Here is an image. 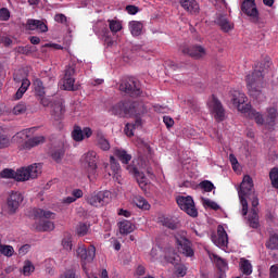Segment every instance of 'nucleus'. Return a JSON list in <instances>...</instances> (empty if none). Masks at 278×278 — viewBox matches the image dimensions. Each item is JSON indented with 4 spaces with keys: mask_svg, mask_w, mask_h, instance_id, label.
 Masks as SVG:
<instances>
[{
    "mask_svg": "<svg viewBox=\"0 0 278 278\" xmlns=\"http://www.w3.org/2000/svg\"><path fill=\"white\" fill-rule=\"evenodd\" d=\"M126 169L130 175H134L141 190H144L147 188V176H144V173L139 172L136 165H127Z\"/></svg>",
    "mask_w": 278,
    "mask_h": 278,
    "instance_id": "obj_17",
    "label": "nucleus"
},
{
    "mask_svg": "<svg viewBox=\"0 0 278 278\" xmlns=\"http://www.w3.org/2000/svg\"><path fill=\"white\" fill-rule=\"evenodd\" d=\"M17 53H21L22 55H29V53H31V46H20L17 48Z\"/></svg>",
    "mask_w": 278,
    "mask_h": 278,
    "instance_id": "obj_56",
    "label": "nucleus"
},
{
    "mask_svg": "<svg viewBox=\"0 0 278 278\" xmlns=\"http://www.w3.org/2000/svg\"><path fill=\"white\" fill-rule=\"evenodd\" d=\"M29 249H31V245L29 244H24L18 250V254L20 255H27V253H29Z\"/></svg>",
    "mask_w": 278,
    "mask_h": 278,
    "instance_id": "obj_62",
    "label": "nucleus"
},
{
    "mask_svg": "<svg viewBox=\"0 0 278 278\" xmlns=\"http://www.w3.org/2000/svg\"><path fill=\"white\" fill-rule=\"evenodd\" d=\"M34 270H36L34 264H31L30 261H26L23 266V275H25V277H29Z\"/></svg>",
    "mask_w": 278,
    "mask_h": 278,
    "instance_id": "obj_48",
    "label": "nucleus"
},
{
    "mask_svg": "<svg viewBox=\"0 0 278 278\" xmlns=\"http://www.w3.org/2000/svg\"><path fill=\"white\" fill-rule=\"evenodd\" d=\"M180 5L190 14H197V12H199V3H197V0H180Z\"/></svg>",
    "mask_w": 278,
    "mask_h": 278,
    "instance_id": "obj_25",
    "label": "nucleus"
},
{
    "mask_svg": "<svg viewBox=\"0 0 278 278\" xmlns=\"http://www.w3.org/2000/svg\"><path fill=\"white\" fill-rule=\"evenodd\" d=\"M109 27L113 34H117V31H121V29H123V24H121V22L116 20H109Z\"/></svg>",
    "mask_w": 278,
    "mask_h": 278,
    "instance_id": "obj_44",
    "label": "nucleus"
},
{
    "mask_svg": "<svg viewBox=\"0 0 278 278\" xmlns=\"http://www.w3.org/2000/svg\"><path fill=\"white\" fill-rule=\"evenodd\" d=\"M114 155L115 157H117V160H119V162H122L126 166L127 164H129V162H131V154L127 153L125 149L116 148L114 150Z\"/></svg>",
    "mask_w": 278,
    "mask_h": 278,
    "instance_id": "obj_27",
    "label": "nucleus"
},
{
    "mask_svg": "<svg viewBox=\"0 0 278 278\" xmlns=\"http://www.w3.org/2000/svg\"><path fill=\"white\" fill-rule=\"evenodd\" d=\"M181 52L184 55H189V58H193V60H201V58H205V48L202 46L195 45V46H189L182 48Z\"/></svg>",
    "mask_w": 278,
    "mask_h": 278,
    "instance_id": "obj_15",
    "label": "nucleus"
},
{
    "mask_svg": "<svg viewBox=\"0 0 278 278\" xmlns=\"http://www.w3.org/2000/svg\"><path fill=\"white\" fill-rule=\"evenodd\" d=\"M128 27L131 36L138 37L142 35V29L144 25L142 24V22L131 21L129 22Z\"/></svg>",
    "mask_w": 278,
    "mask_h": 278,
    "instance_id": "obj_30",
    "label": "nucleus"
},
{
    "mask_svg": "<svg viewBox=\"0 0 278 278\" xmlns=\"http://www.w3.org/2000/svg\"><path fill=\"white\" fill-rule=\"evenodd\" d=\"M269 276L270 278H278V265H273L269 268Z\"/></svg>",
    "mask_w": 278,
    "mask_h": 278,
    "instance_id": "obj_63",
    "label": "nucleus"
},
{
    "mask_svg": "<svg viewBox=\"0 0 278 278\" xmlns=\"http://www.w3.org/2000/svg\"><path fill=\"white\" fill-rule=\"evenodd\" d=\"M10 147V137L7 136L3 127L0 126V149H8Z\"/></svg>",
    "mask_w": 278,
    "mask_h": 278,
    "instance_id": "obj_39",
    "label": "nucleus"
},
{
    "mask_svg": "<svg viewBox=\"0 0 278 278\" xmlns=\"http://www.w3.org/2000/svg\"><path fill=\"white\" fill-rule=\"evenodd\" d=\"M201 190H204V192H212L214 190V184L210 180H203L199 184Z\"/></svg>",
    "mask_w": 278,
    "mask_h": 278,
    "instance_id": "obj_49",
    "label": "nucleus"
},
{
    "mask_svg": "<svg viewBox=\"0 0 278 278\" xmlns=\"http://www.w3.org/2000/svg\"><path fill=\"white\" fill-rule=\"evenodd\" d=\"M61 278H77V276H75V271L67 270Z\"/></svg>",
    "mask_w": 278,
    "mask_h": 278,
    "instance_id": "obj_64",
    "label": "nucleus"
},
{
    "mask_svg": "<svg viewBox=\"0 0 278 278\" xmlns=\"http://www.w3.org/2000/svg\"><path fill=\"white\" fill-rule=\"evenodd\" d=\"M124 132L128 136V138H131L134 136V125L131 123H127Z\"/></svg>",
    "mask_w": 278,
    "mask_h": 278,
    "instance_id": "obj_59",
    "label": "nucleus"
},
{
    "mask_svg": "<svg viewBox=\"0 0 278 278\" xmlns=\"http://www.w3.org/2000/svg\"><path fill=\"white\" fill-rule=\"evenodd\" d=\"M165 260L166 262H168V264H173V265L179 264V255L175 252L167 254L165 256Z\"/></svg>",
    "mask_w": 278,
    "mask_h": 278,
    "instance_id": "obj_50",
    "label": "nucleus"
},
{
    "mask_svg": "<svg viewBox=\"0 0 278 278\" xmlns=\"http://www.w3.org/2000/svg\"><path fill=\"white\" fill-rule=\"evenodd\" d=\"M216 267L218 268L219 273H226L227 269L229 268L227 266V261L223 260V258H218L216 261Z\"/></svg>",
    "mask_w": 278,
    "mask_h": 278,
    "instance_id": "obj_54",
    "label": "nucleus"
},
{
    "mask_svg": "<svg viewBox=\"0 0 278 278\" xmlns=\"http://www.w3.org/2000/svg\"><path fill=\"white\" fill-rule=\"evenodd\" d=\"M163 123L166 125L167 129H170V127H173V125H175V119H173V117H170V116H164Z\"/></svg>",
    "mask_w": 278,
    "mask_h": 278,
    "instance_id": "obj_61",
    "label": "nucleus"
},
{
    "mask_svg": "<svg viewBox=\"0 0 278 278\" xmlns=\"http://www.w3.org/2000/svg\"><path fill=\"white\" fill-rule=\"evenodd\" d=\"M231 103L235 108H238L242 114H248L250 118L255 121L256 125H264L265 127H274L275 121H277V109L268 108L266 115H262L260 112L251 109L247 103V96L240 91H233Z\"/></svg>",
    "mask_w": 278,
    "mask_h": 278,
    "instance_id": "obj_1",
    "label": "nucleus"
},
{
    "mask_svg": "<svg viewBox=\"0 0 278 278\" xmlns=\"http://www.w3.org/2000/svg\"><path fill=\"white\" fill-rule=\"evenodd\" d=\"M34 215L36 218H47L51 220H55V213L51 211H45L42 208H35Z\"/></svg>",
    "mask_w": 278,
    "mask_h": 278,
    "instance_id": "obj_32",
    "label": "nucleus"
},
{
    "mask_svg": "<svg viewBox=\"0 0 278 278\" xmlns=\"http://www.w3.org/2000/svg\"><path fill=\"white\" fill-rule=\"evenodd\" d=\"M113 116H119L123 118L125 116H130L134 113V105H131V101L129 100H122L113 105L110 110Z\"/></svg>",
    "mask_w": 278,
    "mask_h": 278,
    "instance_id": "obj_11",
    "label": "nucleus"
},
{
    "mask_svg": "<svg viewBox=\"0 0 278 278\" xmlns=\"http://www.w3.org/2000/svg\"><path fill=\"white\" fill-rule=\"evenodd\" d=\"M267 249L275 251L278 249V235H271L268 242L266 243Z\"/></svg>",
    "mask_w": 278,
    "mask_h": 278,
    "instance_id": "obj_46",
    "label": "nucleus"
},
{
    "mask_svg": "<svg viewBox=\"0 0 278 278\" xmlns=\"http://www.w3.org/2000/svg\"><path fill=\"white\" fill-rule=\"evenodd\" d=\"M0 255L12 257L14 255V248L12 245L0 244Z\"/></svg>",
    "mask_w": 278,
    "mask_h": 278,
    "instance_id": "obj_41",
    "label": "nucleus"
},
{
    "mask_svg": "<svg viewBox=\"0 0 278 278\" xmlns=\"http://www.w3.org/2000/svg\"><path fill=\"white\" fill-rule=\"evenodd\" d=\"M110 164L112 173H109V175L112 177H118V173H121V164L116 162L114 156L110 157Z\"/></svg>",
    "mask_w": 278,
    "mask_h": 278,
    "instance_id": "obj_37",
    "label": "nucleus"
},
{
    "mask_svg": "<svg viewBox=\"0 0 278 278\" xmlns=\"http://www.w3.org/2000/svg\"><path fill=\"white\" fill-rule=\"evenodd\" d=\"M241 12L250 18L251 23H254L255 25L260 23V10H257V4L255 2L243 1L241 3Z\"/></svg>",
    "mask_w": 278,
    "mask_h": 278,
    "instance_id": "obj_13",
    "label": "nucleus"
},
{
    "mask_svg": "<svg viewBox=\"0 0 278 278\" xmlns=\"http://www.w3.org/2000/svg\"><path fill=\"white\" fill-rule=\"evenodd\" d=\"M247 225L251 227V229H260V214L257 213V208H251L248 217Z\"/></svg>",
    "mask_w": 278,
    "mask_h": 278,
    "instance_id": "obj_21",
    "label": "nucleus"
},
{
    "mask_svg": "<svg viewBox=\"0 0 278 278\" xmlns=\"http://www.w3.org/2000/svg\"><path fill=\"white\" fill-rule=\"evenodd\" d=\"M245 197H249V195H244L239 192V199L242 205V216H247L249 214V202L247 201Z\"/></svg>",
    "mask_w": 278,
    "mask_h": 278,
    "instance_id": "obj_45",
    "label": "nucleus"
},
{
    "mask_svg": "<svg viewBox=\"0 0 278 278\" xmlns=\"http://www.w3.org/2000/svg\"><path fill=\"white\" fill-rule=\"evenodd\" d=\"M77 73L76 65L70 64L65 67L64 76L62 79L63 89L70 92H75L77 88H75V75Z\"/></svg>",
    "mask_w": 278,
    "mask_h": 278,
    "instance_id": "obj_8",
    "label": "nucleus"
},
{
    "mask_svg": "<svg viewBox=\"0 0 278 278\" xmlns=\"http://www.w3.org/2000/svg\"><path fill=\"white\" fill-rule=\"evenodd\" d=\"M62 247L65 249V251H72L73 250V240L71 236H67L63 238L62 240Z\"/></svg>",
    "mask_w": 278,
    "mask_h": 278,
    "instance_id": "obj_51",
    "label": "nucleus"
},
{
    "mask_svg": "<svg viewBox=\"0 0 278 278\" xmlns=\"http://www.w3.org/2000/svg\"><path fill=\"white\" fill-rule=\"evenodd\" d=\"M118 226H119V233L122 235L131 233L134 231V224H131V222L129 220L119 222Z\"/></svg>",
    "mask_w": 278,
    "mask_h": 278,
    "instance_id": "obj_35",
    "label": "nucleus"
},
{
    "mask_svg": "<svg viewBox=\"0 0 278 278\" xmlns=\"http://www.w3.org/2000/svg\"><path fill=\"white\" fill-rule=\"evenodd\" d=\"M240 268L243 275H251L253 273V265L247 258H241Z\"/></svg>",
    "mask_w": 278,
    "mask_h": 278,
    "instance_id": "obj_38",
    "label": "nucleus"
},
{
    "mask_svg": "<svg viewBox=\"0 0 278 278\" xmlns=\"http://www.w3.org/2000/svg\"><path fill=\"white\" fill-rule=\"evenodd\" d=\"M29 86H31V83L29 81V79L24 78L22 80V85L21 87L17 89L14 99H16L18 101V99H23V94H25V92H27Z\"/></svg>",
    "mask_w": 278,
    "mask_h": 278,
    "instance_id": "obj_33",
    "label": "nucleus"
},
{
    "mask_svg": "<svg viewBox=\"0 0 278 278\" xmlns=\"http://www.w3.org/2000/svg\"><path fill=\"white\" fill-rule=\"evenodd\" d=\"M175 240L178 247L179 253L185 257H194V248H192V241L186 238L185 235L177 233Z\"/></svg>",
    "mask_w": 278,
    "mask_h": 278,
    "instance_id": "obj_9",
    "label": "nucleus"
},
{
    "mask_svg": "<svg viewBox=\"0 0 278 278\" xmlns=\"http://www.w3.org/2000/svg\"><path fill=\"white\" fill-rule=\"evenodd\" d=\"M80 164L90 181H92V179H97V170L99 168L97 165V152L88 151L83 154L80 157Z\"/></svg>",
    "mask_w": 278,
    "mask_h": 278,
    "instance_id": "obj_4",
    "label": "nucleus"
},
{
    "mask_svg": "<svg viewBox=\"0 0 278 278\" xmlns=\"http://www.w3.org/2000/svg\"><path fill=\"white\" fill-rule=\"evenodd\" d=\"M202 201H203V205H206V207H211V210H215V211L220 210V206L218 205V203H216L210 199L203 198Z\"/></svg>",
    "mask_w": 278,
    "mask_h": 278,
    "instance_id": "obj_53",
    "label": "nucleus"
},
{
    "mask_svg": "<svg viewBox=\"0 0 278 278\" xmlns=\"http://www.w3.org/2000/svg\"><path fill=\"white\" fill-rule=\"evenodd\" d=\"M77 257H79L83 262V268H86V264H90V262L94 261L97 257V248L94 245H89L86 248L83 243H80L76 250Z\"/></svg>",
    "mask_w": 278,
    "mask_h": 278,
    "instance_id": "obj_7",
    "label": "nucleus"
},
{
    "mask_svg": "<svg viewBox=\"0 0 278 278\" xmlns=\"http://www.w3.org/2000/svg\"><path fill=\"white\" fill-rule=\"evenodd\" d=\"M66 109L61 101L54 102L52 105L51 116L54 121H62Z\"/></svg>",
    "mask_w": 278,
    "mask_h": 278,
    "instance_id": "obj_20",
    "label": "nucleus"
},
{
    "mask_svg": "<svg viewBox=\"0 0 278 278\" xmlns=\"http://www.w3.org/2000/svg\"><path fill=\"white\" fill-rule=\"evenodd\" d=\"M64 146H54L50 149L49 155L54 162L60 164V162H62V157H64Z\"/></svg>",
    "mask_w": 278,
    "mask_h": 278,
    "instance_id": "obj_23",
    "label": "nucleus"
},
{
    "mask_svg": "<svg viewBox=\"0 0 278 278\" xmlns=\"http://www.w3.org/2000/svg\"><path fill=\"white\" fill-rule=\"evenodd\" d=\"M25 112H27V105L24 102H20L13 108V114L15 116H21V114H25Z\"/></svg>",
    "mask_w": 278,
    "mask_h": 278,
    "instance_id": "obj_47",
    "label": "nucleus"
},
{
    "mask_svg": "<svg viewBox=\"0 0 278 278\" xmlns=\"http://www.w3.org/2000/svg\"><path fill=\"white\" fill-rule=\"evenodd\" d=\"M214 242L217 247H227L229 242V237L227 236V231H225V228L218 227L217 238Z\"/></svg>",
    "mask_w": 278,
    "mask_h": 278,
    "instance_id": "obj_26",
    "label": "nucleus"
},
{
    "mask_svg": "<svg viewBox=\"0 0 278 278\" xmlns=\"http://www.w3.org/2000/svg\"><path fill=\"white\" fill-rule=\"evenodd\" d=\"M253 178L249 175L243 176L239 193L243 194V197H251V194L255 193L253 191Z\"/></svg>",
    "mask_w": 278,
    "mask_h": 278,
    "instance_id": "obj_19",
    "label": "nucleus"
},
{
    "mask_svg": "<svg viewBox=\"0 0 278 278\" xmlns=\"http://www.w3.org/2000/svg\"><path fill=\"white\" fill-rule=\"evenodd\" d=\"M132 105V113H130V116H139L142 117L144 114H147V105L142 102H131Z\"/></svg>",
    "mask_w": 278,
    "mask_h": 278,
    "instance_id": "obj_29",
    "label": "nucleus"
},
{
    "mask_svg": "<svg viewBox=\"0 0 278 278\" xmlns=\"http://www.w3.org/2000/svg\"><path fill=\"white\" fill-rule=\"evenodd\" d=\"M96 138L99 149H101L102 151H110V141L105 138L103 131L97 130Z\"/></svg>",
    "mask_w": 278,
    "mask_h": 278,
    "instance_id": "obj_28",
    "label": "nucleus"
},
{
    "mask_svg": "<svg viewBox=\"0 0 278 278\" xmlns=\"http://www.w3.org/2000/svg\"><path fill=\"white\" fill-rule=\"evenodd\" d=\"M34 131V128H26L15 135V138H20V140H27L29 138V134Z\"/></svg>",
    "mask_w": 278,
    "mask_h": 278,
    "instance_id": "obj_52",
    "label": "nucleus"
},
{
    "mask_svg": "<svg viewBox=\"0 0 278 278\" xmlns=\"http://www.w3.org/2000/svg\"><path fill=\"white\" fill-rule=\"evenodd\" d=\"M112 199V192L111 191H94L93 193L89 194L87 197V203L89 205H92L93 207H103L106 203H110V200Z\"/></svg>",
    "mask_w": 278,
    "mask_h": 278,
    "instance_id": "obj_6",
    "label": "nucleus"
},
{
    "mask_svg": "<svg viewBox=\"0 0 278 278\" xmlns=\"http://www.w3.org/2000/svg\"><path fill=\"white\" fill-rule=\"evenodd\" d=\"M26 29L28 31H39L40 34H47L49 31V26L41 20L29 18L26 22Z\"/></svg>",
    "mask_w": 278,
    "mask_h": 278,
    "instance_id": "obj_16",
    "label": "nucleus"
},
{
    "mask_svg": "<svg viewBox=\"0 0 278 278\" xmlns=\"http://www.w3.org/2000/svg\"><path fill=\"white\" fill-rule=\"evenodd\" d=\"M134 203L139 210H151V204L143 197L137 195L134 198Z\"/></svg>",
    "mask_w": 278,
    "mask_h": 278,
    "instance_id": "obj_36",
    "label": "nucleus"
},
{
    "mask_svg": "<svg viewBox=\"0 0 278 278\" xmlns=\"http://www.w3.org/2000/svg\"><path fill=\"white\" fill-rule=\"evenodd\" d=\"M55 23H61L62 25L67 23V17L63 13H58L54 15Z\"/></svg>",
    "mask_w": 278,
    "mask_h": 278,
    "instance_id": "obj_58",
    "label": "nucleus"
},
{
    "mask_svg": "<svg viewBox=\"0 0 278 278\" xmlns=\"http://www.w3.org/2000/svg\"><path fill=\"white\" fill-rule=\"evenodd\" d=\"M0 21H10V10L8 8L0 9Z\"/></svg>",
    "mask_w": 278,
    "mask_h": 278,
    "instance_id": "obj_55",
    "label": "nucleus"
},
{
    "mask_svg": "<svg viewBox=\"0 0 278 278\" xmlns=\"http://www.w3.org/2000/svg\"><path fill=\"white\" fill-rule=\"evenodd\" d=\"M187 273H188V268L185 265H179L176 268V276L177 277H186Z\"/></svg>",
    "mask_w": 278,
    "mask_h": 278,
    "instance_id": "obj_57",
    "label": "nucleus"
},
{
    "mask_svg": "<svg viewBox=\"0 0 278 278\" xmlns=\"http://www.w3.org/2000/svg\"><path fill=\"white\" fill-rule=\"evenodd\" d=\"M207 105L215 121L217 123H223V121H225V108L223 106L220 100H218V98H216V96L213 94Z\"/></svg>",
    "mask_w": 278,
    "mask_h": 278,
    "instance_id": "obj_10",
    "label": "nucleus"
},
{
    "mask_svg": "<svg viewBox=\"0 0 278 278\" xmlns=\"http://www.w3.org/2000/svg\"><path fill=\"white\" fill-rule=\"evenodd\" d=\"M42 173V164L35 163L27 167H22L17 170L4 168L0 172L1 179H15V181H29V179L38 178Z\"/></svg>",
    "mask_w": 278,
    "mask_h": 278,
    "instance_id": "obj_2",
    "label": "nucleus"
},
{
    "mask_svg": "<svg viewBox=\"0 0 278 278\" xmlns=\"http://www.w3.org/2000/svg\"><path fill=\"white\" fill-rule=\"evenodd\" d=\"M269 179L271 181L273 188H276V190H278V168L277 167L271 168V170L269 172Z\"/></svg>",
    "mask_w": 278,
    "mask_h": 278,
    "instance_id": "obj_42",
    "label": "nucleus"
},
{
    "mask_svg": "<svg viewBox=\"0 0 278 278\" xmlns=\"http://www.w3.org/2000/svg\"><path fill=\"white\" fill-rule=\"evenodd\" d=\"M39 144H45V136H36L26 140L21 146V149H24L25 151H30V149H34V147H38Z\"/></svg>",
    "mask_w": 278,
    "mask_h": 278,
    "instance_id": "obj_22",
    "label": "nucleus"
},
{
    "mask_svg": "<svg viewBox=\"0 0 278 278\" xmlns=\"http://www.w3.org/2000/svg\"><path fill=\"white\" fill-rule=\"evenodd\" d=\"M176 202L180 210L186 212V214L192 218H197V216H199V211H197V207L194 206V200L192 197H178Z\"/></svg>",
    "mask_w": 278,
    "mask_h": 278,
    "instance_id": "obj_12",
    "label": "nucleus"
},
{
    "mask_svg": "<svg viewBox=\"0 0 278 278\" xmlns=\"http://www.w3.org/2000/svg\"><path fill=\"white\" fill-rule=\"evenodd\" d=\"M23 194L18 191H12L8 198L7 205L9 210V214H16L18 212V207H21V203H23Z\"/></svg>",
    "mask_w": 278,
    "mask_h": 278,
    "instance_id": "obj_14",
    "label": "nucleus"
},
{
    "mask_svg": "<svg viewBox=\"0 0 278 278\" xmlns=\"http://www.w3.org/2000/svg\"><path fill=\"white\" fill-rule=\"evenodd\" d=\"M264 80V75L262 71L255 70L253 73L247 76V86L250 97L253 99H260L262 97V81Z\"/></svg>",
    "mask_w": 278,
    "mask_h": 278,
    "instance_id": "obj_3",
    "label": "nucleus"
},
{
    "mask_svg": "<svg viewBox=\"0 0 278 278\" xmlns=\"http://www.w3.org/2000/svg\"><path fill=\"white\" fill-rule=\"evenodd\" d=\"M119 90L121 92L128 94V97H142V89H140V84L134 77L124 78L119 84Z\"/></svg>",
    "mask_w": 278,
    "mask_h": 278,
    "instance_id": "obj_5",
    "label": "nucleus"
},
{
    "mask_svg": "<svg viewBox=\"0 0 278 278\" xmlns=\"http://www.w3.org/2000/svg\"><path fill=\"white\" fill-rule=\"evenodd\" d=\"M159 223L163 227H166L167 229H172L173 231H175V229L179 227V223L177 222V219L173 217L161 216L159 217Z\"/></svg>",
    "mask_w": 278,
    "mask_h": 278,
    "instance_id": "obj_24",
    "label": "nucleus"
},
{
    "mask_svg": "<svg viewBox=\"0 0 278 278\" xmlns=\"http://www.w3.org/2000/svg\"><path fill=\"white\" fill-rule=\"evenodd\" d=\"M89 229H90L89 225H87L86 223H79L76 226V233H77V236H79L81 238V237L88 235Z\"/></svg>",
    "mask_w": 278,
    "mask_h": 278,
    "instance_id": "obj_40",
    "label": "nucleus"
},
{
    "mask_svg": "<svg viewBox=\"0 0 278 278\" xmlns=\"http://www.w3.org/2000/svg\"><path fill=\"white\" fill-rule=\"evenodd\" d=\"M35 86V92L38 97H43L45 94V85L40 78H37L34 83Z\"/></svg>",
    "mask_w": 278,
    "mask_h": 278,
    "instance_id": "obj_43",
    "label": "nucleus"
},
{
    "mask_svg": "<svg viewBox=\"0 0 278 278\" xmlns=\"http://www.w3.org/2000/svg\"><path fill=\"white\" fill-rule=\"evenodd\" d=\"M146 274H147V267H144V265H138L135 270V275H137L138 277H142Z\"/></svg>",
    "mask_w": 278,
    "mask_h": 278,
    "instance_id": "obj_60",
    "label": "nucleus"
},
{
    "mask_svg": "<svg viewBox=\"0 0 278 278\" xmlns=\"http://www.w3.org/2000/svg\"><path fill=\"white\" fill-rule=\"evenodd\" d=\"M217 25L220 26V29L223 31H231V29H233V24L231 22H229V20L227 18V16L225 15H219L216 20Z\"/></svg>",
    "mask_w": 278,
    "mask_h": 278,
    "instance_id": "obj_31",
    "label": "nucleus"
},
{
    "mask_svg": "<svg viewBox=\"0 0 278 278\" xmlns=\"http://www.w3.org/2000/svg\"><path fill=\"white\" fill-rule=\"evenodd\" d=\"M92 136V128L85 127L83 130L78 125L74 126L72 131V138L75 142H81L84 138H90Z\"/></svg>",
    "mask_w": 278,
    "mask_h": 278,
    "instance_id": "obj_18",
    "label": "nucleus"
},
{
    "mask_svg": "<svg viewBox=\"0 0 278 278\" xmlns=\"http://www.w3.org/2000/svg\"><path fill=\"white\" fill-rule=\"evenodd\" d=\"M37 231H53L55 229V224L51 220H41L36 226Z\"/></svg>",
    "mask_w": 278,
    "mask_h": 278,
    "instance_id": "obj_34",
    "label": "nucleus"
}]
</instances>
